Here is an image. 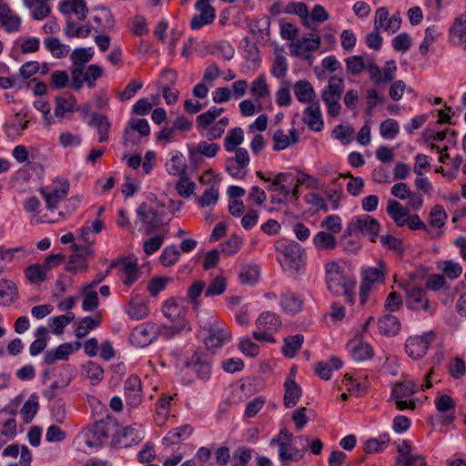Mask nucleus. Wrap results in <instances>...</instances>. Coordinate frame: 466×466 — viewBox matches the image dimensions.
I'll use <instances>...</instances> for the list:
<instances>
[{
    "mask_svg": "<svg viewBox=\"0 0 466 466\" xmlns=\"http://www.w3.org/2000/svg\"><path fill=\"white\" fill-rule=\"evenodd\" d=\"M94 56V51L91 47L89 48H77L75 49L70 58L72 60L71 67V83L70 87L74 90L81 89L80 76L85 69V64L88 63Z\"/></svg>",
    "mask_w": 466,
    "mask_h": 466,
    "instance_id": "39448f33",
    "label": "nucleus"
},
{
    "mask_svg": "<svg viewBox=\"0 0 466 466\" xmlns=\"http://www.w3.org/2000/svg\"><path fill=\"white\" fill-rule=\"evenodd\" d=\"M304 338L302 335L289 336L284 339L283 354L288 358H293L300 350Z\"/></svg>",
    "mask_w": 466,
    "mask_h": 466,
    "instance_id": "c03bdc74",
    "label": "nucleus"
},
{
    "mask_svg": "<svg viewBox=\"0 0 466 466\" xmlns=\"http://www.w3.org/2000/svg\"><path fill=\"white\" fill-rule=\"evenodd\" d=\"M294 95L297 100L303 104L317 102L316 93L311 83L306 79L297 81L293 86Z\"/></svg>",
    "mask_w": 466,
    "mask_h": 466,
    "instance_id": "5701e85b",
    "label": "nucleus"
},
{
    "mask_svg": "<svg viewBox=\"0 0 466 466\" xmlns=\"http://www.w3.org/2000/svg\"><path fill=\"white\" fill-rule=\"evenodd\" d=\"M386 211L398 227H403L407 224L410 211L400 202L396 200H389Z\"/></svg>",
    "mask_w": 466,
    "mask_h": 466,
    "instance_id": "bb28decb",
    "label": "nucleus"
},
{
    "mask_svg": "<svg viewBox=\"0 0 466 466\" xmlns=\"http://www.w3.org/2000/svg\"><path fill=\"white\" fill-rule=\"evenodd\" d=\"M378 329L383 336L393 337L400 330V322L397 317L387 314L379 319Z\"/></svg>",
    "mask_w": 466,
    "mask_h": 466,
    "instance_id": "cd10ccee",
    "label": "nucleus"
},
{
    "mask_svg": "<svg viewBox=\"0 0 466 466\" xmlns=\"http://www.w3.org/2000/svg\"><path fill=\"white\" fill-rule=\"evenodd\" d=\"M400 127L396 120L389 118L383 121L380 127L381 137L387 139H392L399 133Z\"/></svg>",
    "mask_w": 466,
    "mask_h": 466,
    "instance_id": "69168bd1",
    "label": "nucleus"
},
{
    "mask_svg": "<svg viewBox=\"0 0 466 466\" xmlns=\"http://www.w3.org/2000/svg\"><path fill=\"white\" fill-rule=\"evenodd\" d=\"M302 120L309 129L317 132L322 130L324 122L319 101L309 104L304 109Z\"/></svg>",
    "mask_w": 466,
    "mask_h": 466,
    "instance_id": "aec40b11",
    "label": "nucleus"
},
{
    "mask_svg": "<svg viewBox=\"0 0 466 466\" xmlns=\"http://www.w3.org/2000/svg\"><path fill=\"white\" fill-rule=\"evenodd\" d=\"M175 187L179 196L187 198L194 193L196 189V184L186 175H182L179 177Z\"/></svg>",
    "mask_w": 466,
    "mask_h": 466,
    "instance_id": "864d4df0",
    "label": "nucleus"
},
{
    "mask_svg": "<svg viewBox=\"0 0 466 466\" xmlns=\"http://www.w3.org/2000/svg\"><path fill=\"white\" fill-rule=\"evenodd\" d=\"M259 268L256 265H244L240 268L238 277L243 284H253L259 278Z\"/></svg>",
    "mask_w": 466,
    "mask_h": 466,
    "instance_id": "3c124183",
    "label": "nucleus"
},
{
    "mask_svg": "<svg viewBox=\"0 0 466 466\" xmlns=\"http://www.w3.org/2000/svg\"><path fill=\"white\" fill-rule=\"evenodd\" d=\"M451 34L460 40L466 50V17L461 16L456 18L451 28Z\"/></svg>",
    "mask_w": 466,
    "mask_h": 466,
    "instance_id": "052dcab7",
    "label": "nucleus"
},
{
    "mask_svg": "<svg viewBox=\"0 0 466 466\" xmlns=\"http://www.w3.org/2000/svg\"><path fill=\"white\" fill-rule=\"evenodd\" d=\"M91 124L96 126L99 133V142H105L108 138L110 123L106 116L94 113L91 116Z\"/></svg>",
    "mask_w": 466,
    "mask_h": 466,
    "instance_id": "09e8293b",
    "label": "nucleus"
},
{
    "mask_svg": "<svg viewBox=\"0 0 466 466\" xmlns=\"http://www.w3.org/2000/svg\"><path fill=\"white\" fill-rule=\"evenodd\" d=\"M226 286V279L222 276H217L206 289L205 296L214 297L221 295L225 291Z\"/></svg>",
    "mask_w": 466,
    "mask_h": 466,
    "instance_id": "0e129e2a",
    "label": "nucleus"
},
{
    "mask_svg": "<svg viewBox=\"0 0 466 466\" xmlns=\"http://www.w3.org/2000/svg\"><path fill=\"white\" fill-rule=\"evenodd\" d=\"M192 433V429L188 425L177 428L173 431H168L167 436L162 440V443L166 446H171L177 444L178 441H185Z\"/></svg>",
    "mask_w": 466,
    "mask_h": 466,
    "instance_id": "473e14b6",
    "label": "nucleus"
},
{
    "mask_svg": "<svg viewBox=\"0 0 466 466\" xmlns=\"http://www.w3.org/2000/svg\"><path fill=\"white\" fill-rule=\"evenodd\" d=\"M137 215L141 221L147 225L149 229L157 227V212L153 208H149L146 204H142L137 209Z\"/></svg>",
    "mask_w": 466,
    "mask_h": 466,
    "instance_id": "de8ad7c7",
    "label": "nucleus"
},
{
    "mask_svg": "<svg viewBox=\"0 0 466 466\" xmlns=\"http://www.w3.org/2000/svg\"><path fill=\"white\" fill-rule=\"evenodd\" d=\"M405 291L406 302L409 308L416 310H428L430 309V303L426 296V292L421 288L413 285H408L405 288Z\"/></svg>",
    "mask_w": 466,
    "mask_h": 466,
    "instance_id": "6ab92c4d",
    "label": "nucleus"
},
{
    "mask_svg": "<svg viewBox=\"0 0 466 466\" xmlns=\"http://www.w3.org/2000/svg\"><path fill=\"white\" fill-rule=\"evenodd\" d=\"M273 148L275 150H283L290 145H294L299 141V136L296 129L289 131V136L286 135L283 130L279 129L273 134Z\"/></svg>",
    "mask_w": 466,
    "mask_h": 466,
    "instance_id": "c756f323",
    "label": "nucleus"
},
{
    "mask_svg": "<svg viewBox=\"0 0 466 466\" xmlns=\"http://www.w3.org/2000/svg\"><path fill=\"white\" fill-rule=\"evenodd\" d=\"M397 71V66L394 61H388L383 68H380L376 64L374 59L369 60L368 62V69L370 80L377 86H380L384 84L391 82Z\"/></svg>",
    "mask_w": 466,
    "mask_h": 466,
    "instance_id": "1a4fd4ad",
    "label": "nucleus"
},
{
    "mask_svg": "<svg viewBox=\"0 0 466 466\" xmlns=\"http://www.w3.org/2000/svg\"><path fill=\"white\" fill-rule=\"evenodd\" d=\"M303 305L301 298L292 292L284 294L281 298V306L287 313L295 314L300 311Z\"/></svg>",
    "mask_w": 466,
    "mask_h": 466,
    "instance_id": "58836bf2",
    "label": "nucleus"
},
{
    "mask_svg": "<svg viewBox=\"0 0 466 466\" xmlns=\"http://www.w3.org/2000/svg\"><path fill=\"white\" fill-rule=\"evenodd\" d=\"M91 29L89 25H77L73 19H67L65 33L68 37L86 38L89 35Z\"/></svg>",
    "mask_w": 466,
    "mask_h": 466,
    "instance_id": "ea45409f",
    "label": "nucleus"
},
{
    "mask_svg": "<svg viewBox=\"0 0 466 466\" xmlns=\"http://www.w3.org/2000/svg\"><path fill=\"white\" fill-rule=\"evenodd\" d=\"M127 313L134 319H141L147 316L148 307L140 298L135 297L129 301Z\"/></svg>",
    "mask_w": 466,
    "mask_h": 466,
    "instance_id": "4c0bfd02",
    "label": "nucleus"
},
{
    "mask_svg": "<svg viewBox=\"0 0 466 466\" xmlns=\"http://www.w3.org/2000/svg\"><path fill=\"white\" fill-rule=\"evenodd\" d=\"M390 443V437L386 434L380 435L378 439H370L365 443L367 453H378L383 451Z\"/></svg>",
    "mask_w": 466,
    "mask_h": 466,
    "instance_id": "603ef678",
    "label": "nucleus"
},
{
    "mask_svg": "<svg viewBox=\"0 0 466 466\" xmlns=\"http://www.w3.org/2000/svg\"><path fill=\"white\" fill-rule=\"evenodd\" d=\"M58 9L61 14L68 15L72 19L74 15L77 20L84 21L88 14V7L85 0H63Z\"/></svg>",
    "mask_w": 466,
    "mask_h": 466,
    "instance_id": "f3484780",
    "label": "nucleus"
},
{
    "mask_svg": "<svg viewBox=\"0 0 466 466\" xmlns=\"http://www.w3.org/2000/svg\"><path fill=\"white\" fill-rule=\"evenodd\" d=\"M369 60H373L369 55L352 56L346 59V67L352 76H359L364 69H368Z\"/></svg>",
    "mask_w": 466,
    "mask_h": 466,
    "instance_id": "7c9ffc66",
    "label": "nucleus"
},
{
    "mask_svg": "<svg viewBox=\"0 0 466 466\" xmlns=\"http://www.w3.org/2000/svg\"><path fill=\"white\" fill-rule=\"evenodd\" d=\"M351 344L352 357L356 360L363 361L372 358L373 350L369 343L354 339L351 341Z\"/></svg>",
    "mask_w": 466,
    "mask_h": 466,
    "instance_id": "c9c22d12",
    "label": "nucleus"
},
{
    "mask_svg": "<svg viewBox=\"0 0 466 466\" xmlns=\"http://www.w3.org/2000/svg\"><path fill=\"white\" fill-rule=\"evenodd\" d=\"M188 366L198 373L201 379H208L210 375L211 369L209 362L204 358L202 353L196 352L190 361L187 363Z\"/></svg>",
    "mask_w": 466,
    "mask_h": 466,
    "instance_id": "2f4dec72",
    "label": "nucleus"
},
{
    "mask_svg": "<svg viewBox=\"0 0 466 466\" xmlns=\"http://www.w3.org/2000/svg\"><path fill=\"white\" fill-rule=\"evenodd\" d=\"M103 75L104 69L98 65L94 64L85 67L83 74L80 76L81 88L83 87L84 83H86L89 88H93L96 86V81Z\"/></svg>",
    "mask_w": 466,
    "mask_h": 466,
    "instance_id": "72a5a7b5",
    "label": "nucleus"
},
{
    "mask_svg": "<svg viewBox=\"0 0 466 466\" xmlns=\"http://www.w3.org/2000/svg\"><path fill=\"white\" fill-rule=\"evenodd\" d=\"M244 140V133L242 128L235 127L231 129L224 140V147L228 152H232L242 144Z\"/></svg>",
    "mask_w": 466,
    "mask_h": 466,
    "instance_id": "a18cd8bd",
    "label": "nucleus"
},
{
    "mask_svg": "<svg viewBox=\"0 0 466 466\" xmlns=\"http://www.w3.org/2000/svg\"><path fill=\"white\" fill-rule=\"evenodd\" d=\"M249 89L250 93L257 100L266 98L270 95L269 86L264 75H259L255 80H253L250 84Z\"/></svg>",
    "mask_w": 466,
    "mask_h": 466,
    "instance_id": "f704fd0d",
    "label": "nucleus"
},
{
    "mask_svg": "<svg viewBox=\"0 0 466 466\" xmlns=\"http://www.w3.org/2000/svg\"><path fill=\"white\" fill-rule=\"evenodd\" d=\"M100 322H101V318L98 315H96L94 318H92V317L84 318L79 322V325L77 326V328L76 329V336L78 339H82V338L86 337L88 334L89 330H92V329H96V327H98L100 325Z\"/></svg>",
    "mask_w": 466,
    "mask_h": 466,
    "instance_id": "49530a36",
    "label": "nucleus"
},
{
    "mask_svg": "<svg viewBox=\"0 0 466 466\" xmlns=\"http://www.w3.org/2000/svg\"><path fill=\"white\" fill-rule=\"evenodd\" d=\"M69 187L67 179L57 178L54 180L50 191H46L44 188H41L40 191L46 201L47 209L54 210L57 208L58 202L67 196Z\"/></svg>",
    "mask_w": 466,
    "mask_h": 466,
    "instance_id": "9d476101",
    "label": "nucleus"
},
{
    "mask_svg": "<svg viewBox=\"0 0 466 466\" xmlns=\"http://www.w3.org/2000/svg\"><path fill=\"white\" fill-rule=\"evenodd\" d=\"M252 451L246 447H238L232 455V466H246L251 460Z\"/></svg>",
    "mask_w": 466,
    "mask_h": 466,
    "instance_id": "bf43d9fd",
    "label": "nucleus"
},
{
    "mask_svg": "<svg viewBox=\"0 0 466 466\" xmlns=\"http://www.w3.org/2000/svg\"><path fill=\"white\" fill-rule=\"evenodd\" d=\"M354 129L349 125H339L332 130V136L342 144L347 145L352 140Z\"/></svg>",
    "mask_w": 466,
    "mask_h": 466,
    "instance_id": "4d7b16f0",
    "label": "nucleus"
},
{
    "mask_svg": "<svg viewBox=\"0 0 466 466\" xmlns=\"http://www.w3.org/2000/svg\"><path fill=\"white\" fill-rule=\"evenodd\" d=\"M51 0H23L24 5L30 11L34 20H43L51 14Z\"/></svg>",
    "mask_w": 466,
    "mask_h": 466,
    "instance_id": "393cba45",
    "label": "nucleus"
},
{
    "mask_svg": "<svg viewBox=\"0 0 466 466\" xmlns=\"http://www.w3.org/2000/svg\"><path fill=\"white\" fill-rule=\"evenodd\" d=\"M110 268H117L123 274V282L131 286L139 278V268L136 260L131 258H120L113 261Z\"/></svg>",
    "mask_w": 466,
    "mask_h": 466,
    "instance_id": "2eb2a0df",
    "label": "nucleus"
},
{
    "mask_svg": "<svg viewBox=\"0 0 466 466\" xmlns=\"http://www.w3.org/2000/svg\"><path fill=\"white\" fill-rule=\"evenodd\" d=\"M137 131L141 137H147L150 133L148 122L144 119L130 120L124 132V143L126 146L136 145L138 139L134 137L133 132Z\"/></svg>",
    "mask_w": 466,
    "mask_h": 466,
    "instance_id": "412c9836",
    "label": "nucleus"
},
{
    "mask_svg": "<svg viewBox=\"0 0 466 466\" xmlns=\"http://www.w3.org/2000/svg\"><path fill=\"white\" fill-rule=\"evenodd\" d=\"M163 76H167L169 80V85L163 87V96L167 104H173L177 100L178 91L172 89V86L177 81V73L171 69H166L162 73Z\"/></svg>",
    "mask_w": 466,
    "mask_h": 466,
    "instance_id": "37998d69",
    "label": "nucleus"
},
{
    "mask_svg": "<svg viewBox=\"0 0 466 466\" xmlns=\"http://www.w3.org/2000/svg\"><path fill=\"white\" fill-rule=\"evenodd\" d=\"M44 266L38 264L31 265L25 269L26 278L33 283L43 282L46 278V272Z\"/></svg>",
    "mask_w": 466,
    "mask_h": 466,
    "instance_id": "774afa93",
    "label": "nucleus"
},
{
    "mask_svg": "<svg viewBox=\"0 0 466 466\" xmlns=\"http://www.w3.org/2000/svg\"><path fill=\"white\" fill-rule=\"evenodd\" d=\"M400 15L396 14L390 17L389 12L385 7H380L376 11L374 18L375 29L382 28L390 33H395L400 27Z\"/></svg>",
    "mask_w": 466,
    "mask_h": 466,
    "instance_id": "a211bd4d",
    "label": "nucleus"
},
{
    "mask_svg": "<svg viewBox=\"0 0 466 466\" xmlns=\"http://www.w3.org/2000/svg\"><path fill=\"white\" fill-rule=\"evenodd\" d=\"M288 177L289 174L279 173L271 181V184L268 187V190L278 191L286 199L289 195V188L285 185Z\"/></svg>",
    "mask_w": 466,
    "mask_h": 466,
    "instance_id": "5fc2aeb1",
    "label": "nucleus"
},
{
    "mask_svg": "<svg viewBox=\"0 0 466 466\" xmlns=\"http://www.w3.org/2000/svg\"><path fill=\"white\" fill-rule=\"evenodd\" d=\"M436 338V334L433 330L425 333L422 336H410L408 338L405 349L407 354L415 360L422 358L429 348L431 342Z\"/></svg>",
    "mask_w": 466,
    "mask_h": 466,
    "instance_id": "6e6552de",
    "label": "nucleus"
},
{
    "mask_svg": "<svg viewBox=\"0 0 466 466\" xmlns=\"http://www.w3.org/2000/svg\"><path fill=\"white\" fill-rule=\"evenodd\" d=\"M438 268L450 279H458L462 273V268L452 260H442L438 263Z\"/></svg>",
    "mask_w": 466,
    "mask_h": 466,
    "instance_id": "8fccbe9b",
    "label": "nucleus"
},
{
    "mask_svg": "<svg viewBox=\"0 0 466 466\" xmlns=\"http://www.w3.org/2000/svg\"><path fill=\"white\" fill-rule=\"evenodd\" d=\"M257 329L252 335L256 340L276 342L273 334L281 326V321L277 314L272 312L262 313L256 321Z\"/></svg>",
    "mask_w": 466,
    "mask_h": 466,
    "instance_id": "20e7f679",
    "label": "nucleus"
},
{
    "mask_svg": "<svg viewBox=\"0 0 466 466\" xmlns=\"http://www.w3.org/2000/svg\"><path fill=\"white\" fill-rule=\"evenodd\" d=\"M320 46V36L317 34H310L308 37H302L293 41L290 44V53L292 56L308 59L310 53L316 51Z\"/></svg>",
    "mask_w": 466,
    "mask_h": 466,
    "instance_id": "9b49d317",
    "label": "nucleus"
},
{
    "mask_svg": "<svg viewBox=\"0 0 466 466\" xmlns=\"http://www.w3.org/2000/svg\"><path fill=\"white\" fill-rule=\"evenodd\" d=\"M380 231L379 222L369 215L357 217L348 225L346 232L349 235L360 233L369 237L374 242Z\"/></svg>",
    "mask_w": 466,
    "mask_h": 466,
    "instance_id": "423d86ee",
    "label": "nucleus"
},
{
    "mask_svg": "<svg viewBox=\"0 0 466 466\" xmlns=\"http://www.w3.org/2000/svg\"><path fill=\"white\" fill-rule=\"evenodd\" d=\"M328 289L336 296H344L350 304L354 302L356 281L336 261L325 265Z\"/></svg>",
    "mask_w": 466,
    "mask_h": 466,
    "instance_id": "f257e3e1",
    "label": "nucleus"
},
{
    "mask_svg": "<svg viewBox=\"0 0 466 466\" xmlns=\"http://www.w3.org/2000/svg\"><path fill=\"white\" fill-rule=\"evenodd\" d=\"M419 390V386L412 380L397 383L392 390L393 399H407Z\"/></svg>",
    "mask_w": 466,
    "mask_h": 466,
    "instance_id": "e433bc0d",
    "label": "nucleus"
},
{
    "mask_svg": "<svg viewBox=\"0 0 466 466\" xmlns=\"http://www.w3.org/2000/svg\"><path fill=\"white\" fill-rule=\"evenodd\" d=\"M162 311L165 317L169 319L172 322L178 321L177 325L168 329L171 335L179 333L184 329H189V327H187L186 321L183 319L184 309L174 299L167 300L163 306Z\"/></svg>",
    "mask_w": 466,
    "mask_h": 466,
    "instance_id": "ddd939ff",
    "label": "nucleus"
},
{
    "mask_svg": "<svg viewBox=\"0 0 466 466\" xmlns=\"http://www.w3.org/2000/svg\"><path fill=\"white\" fill-rule=\"evenodd\" d=\"M284 387V405L287 408H293L297 405L299 400L301 397V388L295 382V380L291 377H289L286 380Z\"/></svg>",
    "mask_w": 466,
    "mask_h": 466,
    "instance_id": "c85d7f7f",
    "label": "nucleus"
},
{
    "mask_svg": "<svg viewBox=\"0 0 466 466\" xmlns=\"http://www.w3.org/2000/svg\"><path fill=\"white\" fill-rule=\"evenodd\" d=\"M16 296L15 284L8 279H0V305H8L13 302Z\"/></svg>",
    "mask_w": 466,
    "mask_h": 466,
    "instance_id": "79ce46f5",
    "label": "nucleus"
},
{
    "mask_svg": "<svg viewBox=\"0 0 466 466\" xmlns=\"http://www.w3.org/2000/svg\"><path fill=\"white\" fill-rule=\"evenodd\" d=\"M195 7L198 14L195 15L191 19L190 27L193 30L199 29L214 22L216 10L211 5L210 0H198Z\"/></svg>",
    "mask_w": 466,
    "mask_h": 466,
    "instance_id": "f8f14e48",
    "label": "nucleus"
},
{
    "mask_svg": "<svg viewBox=\"0 0 466 466\" xmlns=\"http://www.w3.org/2000/svg\"><path fill=\"white\" fill-rule=\"evenodd\" d=\"M283 254L286 265L298 271L303 265V252L300 247L296 243H291L284 247Z\"/></svg>",
    "mask_w": 466,
    "mask_h": 466,
    "instance_id": "b1692460",
    "label": "nucleus"
},
{
    "mask_svg": "<svg viewBox=\"0 0 466 466\" xmlns=\"http://www.w3.org/2000/svg\"><path fill=\"white\" fill-rule=\"evenodd\" d=\"M313 243L320 250H332L337 246L334 235L327 231L318 232L313 238Z\"/></svg>",
    "mask_w": 466,
    "mask_h": 466,
    "instance_id": "a19ab883",
    "label": "nucleus"
},
{
    "mask_svg": "<svg viewBox=\"0 0 466 466\" xmlns=\"http://www.w3.org/2000/svg\"><path fill=\"white\" fill-rule=\"evenodd\" d=\"M83 309L86 311L94 310L98 305L97 292L92 289V286H86L83 289Z\"/></svg>",
    "mask_w": 466,
    "mask_h": 466,
    "instance_id": "6e6d98bb",
    "label": "nucleus"
},
{
    "mask_svg": "<svg viewBox=\"0 0 466 466\" xmlns=\"http://www.w3.org/2000/svg\"><path fill=\"white\" fill-rule=\"evenodd\" d=\"M448 216L441 205H435L430 212V225L434 228H441L444 226Z\"/></svg>",
    "mask_w": 466,
    "mask_h": 466,
    "instance_id": "13d9d810",
    "label": "nucleus"
},
{
    "mask_svg": "<svg viewBox=\"0 0 466 466\" xmlns=\"http://www.w3.org/2000/svg\"><path fill=\"white\" fill-rule=\"evenodd\" d=\"M232 334L228 329L214 326L208 329V336L206 339V345L208 350H217L225 342L230 340Z\"/></svg>",
    "mask_w": 466,
    "mask_h": 466,
    "instance_id": "4be33fe9",
    "label": "nucleus"
},
{
    "mask_svg": "<svg viewBox=\"0 0 466 466\" xmlns=\"http://www.w3.org/2000/svg\"><path fill=\"white\" fill-rule=\"evenodd\" d=\"M180 257V252L177 248L174 245L167 247L160 258L159 260L161 264L165 267H170L175 264Z\"/></svg>",
    "mask_w": 466,
    "mask_h": 466,
    "instance_id": "e2e57ef3",
    "label": "nucleus"
},
{
    "mask_svg": "<svg viewBox=\"0 0 466 466\" xmlns=\"http://www.w3.org/2000/svg\"><path fill=\"white\" fill-rule=\"evenodd\" d=\"M111 425L105 420L95 422L84 431L85 441L88 448L97 449L103 446L109 438Z\"/></svg>",
    "mask_w": 466,
    "mask_h": 466,
    "instance_id": "0eeeda50",
    "label": "nucleus"
},
{
    "mask_svg": "<svg viewBox=\"0 0 466 466\" xmlns=\"http://www.w3.org/2000/svg\"><path fill=\"white\" fill-rule=\"evenodd\" d=\"M124 392L127 405L132 408L137 407L142 400V383L140 379L136 375L129 376L125 381Z\"/></svg>",
    "mask_w": 466,
    "mask_h": 466,
    "instance_id": "dca6fc26",
    "label": "nucleus"
},
{
    "mask_svg": "<svg viewBox=\"0 0 466 466\" xmlns=\"http://www.w3.org/2000/svg\"><path fill=\"white\" fill-rule=\"evenodd\" d=\"M187 166L182 156H174L168 163H167V170L170 175L179 176L186 175Z\"/></svg>",
    "mask_w": 466,
    "mask_h": 466,
    "instance_id": "680f3d73",
    "label": "nucleus"
},
{
    "mask_svg": "<svg viewBox=\"0 0 466 466\" xmlns=\"http://www.w3.org/2000/svg\"><path fill=\"white\" fill-rule=\"evenodd\" d=\"M223 107L211 106L208 111L198 115L196 122L199 131H205L208 140L220 138L229 124L228 116H222Z\"/></svg>",
    "mask_w": 466,
    "mask_h": 466,
    "instance_id": "f03ea898",
    "label": "nucleus"
},
{
    "mask_svg": "<svg viewBox=\"0 0 466 466\" xmlns=\"http://www.w3.org/2000/svg\"><path fill=\"white\" fill-rule=\"evenodd\" d=\"M218 199V189L211 186L204 191L202 196L198 198V203L201 208L215 205Z\"/></svg>",
    "mask_w": 466,
    "mask_h": 466,
    "instance_id": "338daca9",
    "label": "nucleus"
},
{
    "mask_svg": "<svg viewBox=\"0 0 466 466\" xmlns=\"http://www.w3.org/2000/svg\"><path fill=\"white\" fill-rule=\"evenodd\" d=\"M292 441V434L289 432L288 430L282 429L278 436L277 439H273L271 441V443H278L279 446V458L283 464H287L289 461H292V459H294L295 455L297 454L296 451L288 452V446H290V441Z\"/></svg>",
    "mask_w": 466,
    "mask_h": 466,
    "instance_id": "a878e982",
    "label": "nucleus"
},
{
    "mask_svg": "<svg viewBox=\"0 0 466 466\" xmlns=\"http://www.w3.org/2000/svg\"><path fill=\"white\" fill-rule=\"evenodd\" d=\"M436 410L441 413L440 422L443 426H448L453 423L455 420V401L447 394H442L435 399Z\"/></svg>",
    "mask_w": 466,
    "mask_h": 466,
    "instance_id": "4468645a",
    "label": "nucleus"
},
{
    "mask_svg": "<svg viewBox=\"0 0 466 466\" xmlns=\"http://www.w3.org/2000/svg\"><path fill=\"white\" fill-rule=\"evenodd\" d=\"M344 90V81L336 76L329 79L328 86L323 89L321 98L327 106L328 115L337 117L341 111L339 100Z\"/></svg>",
    "mask_w": 466,
    "mask_h": 466,
    "instance_id": "7ed1b4c3",
    "label": "nucleus"
}]
</instances>
